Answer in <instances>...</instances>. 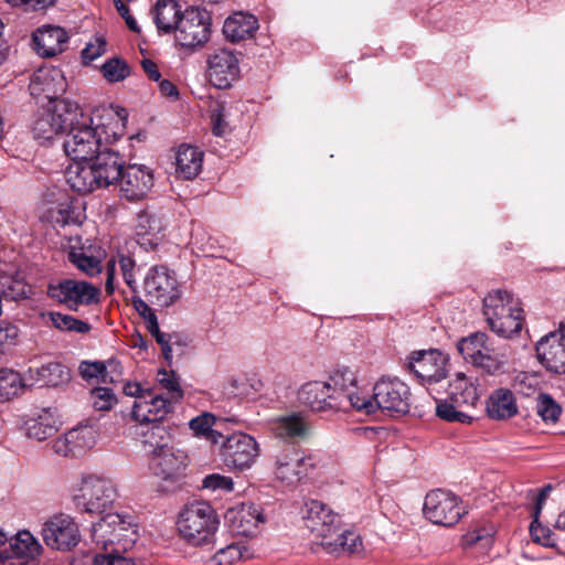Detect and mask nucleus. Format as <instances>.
Returning <instances> with one entry per match:
<instances>
[{
	"label": "nucleus",
	"instance_id": "43",
	"mask_svg": "<svg viewBox=\"0 0 565 565\" xmlns=\"http://www.w3.org/2000/svg\"><path fill=\"white\" fill-rule=\"evenodd\" d=\"M42 316L43 318H46L47 321H50L51 324L60 331L87 333L92 329L88 322L70 315L50 311L47 313H43Z\"/></svg>",
	"mask_w": 565,
	"mask_h": 565
},
{
	"label": "nucleus",
	"instance_id": "24",
	"mask_svg": "<svg viewBox=\"0 0 565 565\" xmlns=\"http://www.w3.org/2000/svg\"><path fill=\"white\" fill-rule=\"evenodd\" d=\"M299 402L313 412H337L342 402L328 387L324 381H310L301 385L298 391Z\"/></svg>",
	"mask_w": 565,
	"mask_h": 565
},
{
	"label": "nucleus",
	"instance_id": "41",
	"mask_svg": "<svg viewBox=\"0 0 565 565\" xmlns=\"http://www.w3.org/2000/svg\"><path fill=\"white\" fill-rule=\"evenodd\" d=\"M457 349L462 358L472 364L481 353L489 351L488 335L484 332L471 333L458 341Z\"/></svg>",
	"mask_w": 565,
	"mask_h": 565
},
{
	"label": "nucleus",
	"instance_id": "26",
	"mask_svg": "<svg viewBox=\"0 0 565 565\" xmlns=\"http://www.w3.org/2000/svg\"><path fill=\"white\" fill-rule=\"evenodd\" d=\"M536 354L548 372L565 374V342L562 337L550 332L537 342Z\"/></svg>",
	"mask_w": 565,
	"mask_h": 565
},
{
	"label": "nucleus",
	"instance_id": "25",
	"mask_svg": "<svg viewBox=\"0 0 565 565\" xmlns=\"http://www.w3.org/2000/svg\"><path fill=\"white\" fill-rule=\"evenodd\" d=\"M41 545L29 531L18 532L10 539V551L0 552V565H26L41 553Z\"/></svg>",
	"mask_w": 565,
	"mask_h": 565
},
{
	"label": "nucleus",
	"instance_id": "32",
	"mask_svg": "<svg viewBox=\"0 0 565 565\" xmlns=\"http://www.w3.org/2000/svg\"><path fill=\"white\" fill-rule=\"evenodd\" d=\"M310 423L301 413L279 417L273 426L275 435L282 440H301L310 433Z\"/></svg>",
	"mask_w": 565,
	"mask_h": 565
},
{
	"label": "nucleus",
	"instance_id": "9",
	"mask_svg": "<svg viewBox=\"0 0 565 565\" xmlns=\"http://www.w3.org/2000/svg\"><path fill=\"white\" fill-rule=\"evenodd\" d=\"M423 513L433 524L450 527L460 521L466 510L458 495L447 490L435 489L426 494Z\"/></svg>",
	"mask_w": 565,
	"mask_h": 565
},
{
	"label": "nucleus",
	"instance_id": "3",
	"mask_svg": "<svg viewBox=\"0 0 565 565\" xmlns=\"http://www.w3.org/2000/svg\"><path fill=\"white\" fill-rule=\"evenodd\" d=\"M483 315L490 329L502 338L518 334L524 321L520 301L502 289L492 290L483 298Z\"/></svg>",
	"mask_w": 565,
	"mask_h": 565
},
{
	"label": "nucleus",
	"instance_id": "61",
	"mask_svg": "<svg viewBox=\"0 0 565 565\" xmlns=\"http://www.w3.org/2000/svg\"><path fill=\"white\" fill-rule=\"evenodd\" d=\"M106 51V40L103 36H96L94 42H89L82 50V58L88 64L97 57L102 56Z\"/></svg>",
	"mask_w": 565,
	"mask_h": 565
},
{
	"label": "nucleus",
	"instance_id": "48",
	"mask_svg": "<svg viewBox=\"0 0 565 565\" xmlns=\"http://www.w3.org/2000/svg\"><path fill=\"white\" fill-rule=\"evenodd\" d=\"M158 382L166 390V394H163L166 398L173 403H178L183 398L180 379L174 371L160 370L158 372Z\"/></svg>",
	"mask_w": 565,
	"mask_h": 565
},
{
	"label": "nucleus",
	"instance_id": "18",
	"mask_svg": "<svg viewBox=\"0 0 565 565\" xmlns=\"http://www.w3.org/2000/svg\"><path fill=\"white\" fill-rule=\"evenodd\" d=\"M258 444L245 433H234L222 445V457L227 467L244 470L249 468L258 457Z\"/></svg>",
	"mask_w": 565,
	"mask_h": 565
},
{
	"label": "nucleus",
	"instance_id": "40",
	"mask_svg": "<svg viewBox=\"0 0 565 565\" xmlns=\"http://www.w3.org/2000/svg\"><path fill=\"white\" fill-rule=\"evenodd\" d=\"M329 554L341 552L355 553L362 546L361 537L351 531L335 532L328 541L319 543Z\"/></svg>",
	"mask_w": 565,
	"mask_h": 565
},
{
	"label": "nucleus",
	"instance_id": "56",
	"mask_svg": "<svg viewBox=\"0 0 565 565\" xmlns=\"http://www.w3.org/2000/svg\"><path fill=\"white\" fill-rule=\"evenodd\" d=\"M92 406L97 411H109L117 402L113 390L108 387H95L89 392Z\"/></svg>",
	"mask_w": 565,
	"mask_h": 565
},
{
	"label": "nucleus",
	"instance_id": "23",
	"mask_svg": "<svg viewBox=\"0 0 565 565\" xmlns=\"http://www.w3.org/2000/svg\"><path fill=\"white\" fill-rule=\"evenodd\" d=\"M173 404L163 394H156L148 390L145 397L135 401L131 415L141 425L162 424L161 422L172 411Z\"/></svg>",
	"mask_w": 565,
	"mask_h": 565
},
{
	"label": "nucleus",
	"instance_id": "15",
	"mask_svg": "<svg viewBox=\"0 0 565 565\" xmlns=\"http://www.w3.org/2000/svg\"><path fill=\"white\" fill-rule=\"evenodd\" d=\"M190 465L188 452L172 446L150 457L149 467L162 481L177 484L184 477Z\"/></svg>",
	"mask_w": 565,
	"mask_h": 565
},
{
	"label": "nucleus",
	"instance_id": "4",
	"mask_svg": "<svg viewBox=\"0 0 565 565\" xmlns=\"http://www.w3.org/2000/svg\"><path fill=\"white\" fill-rule=\"evenodd\" d=\"M218 525V515L206 501H193L185 504L177 521L180 536L194 546L212 543Z\"/></svg>",
	"mask_w": 565,
	"mask_h": 565
},
{
	"label": "nucleus",
	"instance_id": "38",
	"mask_svg": "<svg viewBox=\"0 0 565 565\" xmlns=\"http://www.w3.org/2000/svg\"><path fill=\"white\" fill-rule=\"evenodd\" d=\"M26 387H31L28 381V372L24 377L12 369L0 370V401H10L24 392Z\"/></svg>",
	"mask_w": 565,
	"mask_h": 565
},
{
	"label": "nucleus",
	"instance_id": "63",
	"mask_svg": "<svg viewBox=\"0 0 565 565\" xmlns=\"http://www.w3.org/2000/svg\"><path fill=\"white\" fill-rule=\"evenodd\" d=\"M18 335L19 329L17 326L6 321L0 322V348L14 344Z\"/></svg>",
	"mask_w": 565,
	"mask_h": 565
},
{
	"label": "nucleus",
	"instance_id": "44",
	"mask_svg": "<svg viewBox=\"0 0 565 565\" xmlns=\"http://www.w3.org/2000/svg\"><path fill=\"white\" fill-rule=\"evenodd\" d=\"M343 402L341 406H337V412H348L351 408L359 412H363L366 415L374 414L376 412V405L373 397L367 395H361L356 390L350 391L344 397H339Z\"/></svg>",
	"mask_w": 565,
	"mask_h": 565
},
{
	"label": "nucleus",
	"instance_id": "36",
	"mask_svg": "<svg viewBox=\"0 0 565 565\" xmlns=\"http://www.w3.org/2000/svg\"><path fill=\"white\" fill-rule=\"evenodd\" d=\"M118 263L124 281L130 288L132 292H138L137 279H136V260L130 255L119 253L117 259L111 258L106 265V290L113 292V280L115 277L116 264Z\"/></svg>",
	"mask_w": 565,
	"mask_h": 565
},
{
	"label": "nucleus",
	"instance_id": "39",
	"mask_svg": "<svg viewBox=\"0 0 565 565\" xmlns=\"http://www.w3.org/2000/svg\"><path fill=\"white\" fill-rule=\"evenodd\" d=\"M117 524H120V514L118 513H107L98 522L93 523L90 527L92 542L102 550L100 553H107L108 539H110Z\"/></svg>",
	"mask_w": 565,
	"mask_h": 565
},
{
	"label": "nucleus",
	"instance_id": "45",
	"mask_svg": "<svg viewBox=\"0 0 565 565\" xmlns=\"http://www.w3.org/2000/svg\"><path fill=\"white\" fill-rule=\"evenodd\" d=\"M540 515L541 514H532L533 520L530 524V534L532 540L544 547L557 548V534L548 525H544L540 521Z\"/></svg>",
	"mask_w": 565,
	"mask_h": 565
},
{
	"label": "nucleus",
	"instance_id": "1",
	"mask_svg": "<svg viewBox=\"0 0 565 565\" xmlns=\"http://www.w3.org/2000/svg\"><path fill=\"white\" fill-rule=\"evenodd\" d=\"M94 118L84 115L76 104V116L67 124V134L63 142L65 154L73 161H87L105 145L116 141L121 135L117 131L119 121L94 122Z\"/></svg>",
	"mask_w": 565,
	"mask_h": 565
},
{
	"label": "nucleus",
	"instance_id": "42",
	"mask_svg": "<svg viewBox=\"0 0 565 565\" xmlns=\"http://www.w3.org/2000/svg\"><path fill=\"white\" fill-rule=\"evenodd\" d=\"M324 382L338 397H344L350 391L356 390V377L349 367L332 371Z\"/></svg>",
	"mask_w": 565,
	"mask_h": 565
},
{
	"label": "nucleus",
	"instance_id": "57",
	"mask_svg": "<svg viewBox=\"0 0 565 565\" xmlns=\"http://www.w3.org/2000/svg\"><path fill=\"white\" fill-rule=\"evenodd\" d=\"M24 430L28 437L42 441L55 434V426L47 423H38L36 420L28 418L24 422Z\"/></svg>",
	"mask_w": 565,
	"mask_h": 565
},
{
	"label": "nucleus",
	"instance_id": "5",
	"mask_svg": "<svg viewBox=\"0 0 565 565\" xmlns=\"http://www.w3.org/2000/svg\"><path fill=\"white\" fill-rule=\"evenodd\" d=\"M139 539L137 525L126 522L120 515V524L115 526L110 539H108L107 553H97L94 556V565H152L149 559L135 558L129 552Z\"/></svg>",
	"mask_w": 565,
	"mask_h": 565
},
{
	"label": "nucleus",
	"instance_id": "22",
	"mask_svg": "<svg viewBox=\"0 0 565 565\" xmlns=\"http://www.w3.org/2000/svg\"><path fill=\"white\" fill-rule=\"evenodd\" d=\"M230 530L242 536H253L258 531V525L266 521L260 505L255 503H242L231 508L225 514Z\"/></svg>",
	"mask_w": 565,
	"mask_h": 565
},
{
	"label": "nucleus",
	"instance_id": "54",
	"mask_svg": "<svg viewBox=\"0 0 565 565\" xmlns=\"http://www.w3.org/2000/svg\"><path fill=\"white\" fill-rule=\"evenodd\" d=\"M491 349L489 351H484L481 355L473 361L472 365L483 370L488 374H495L499 372L503 364L504 359L508 356L507 350H503L500 354L493 355L491 354Z\"/></svg>",
	"mask_w": 565,
	"mask_h": 565
},
{
	"label": "nucleus",
	"instance_id": "55",
	"mask_svg": "<svg viewBox=\"0 0 565 565\" xmlns=\"http://www.w3.org/2000/svg\"><path fill=\"white\" fill-rule=\"evenodd\" d=\"M51 217L57 225L65 226L79 223V213L68 202L58 203L51 210Z\"/></svg>",
	"mask_w": 565,
	"mask_h": 565
},
{
	"label": "nucleus",
	"instance_id": "21",
	"mask_svg": "<svg viewBox=\"0 0 565 565\" xmlns=\"http://www.w3.org/2000/svg\"><path fill=\"white\" fill-rule=\"evenodd\" d=\"M118 181L121 198L128 201H140L152 188L153 174L146 166L129 164L124 168Z\"/></svg>",
	"mask_w": 565,
	"mask_h": 565
},
{
	"label": "nucleus",
	"instance_id": "59",
	"mask_svg": "<svg viewBox=\"0 0 565 565\" xmlns=\"http://www.w3.org/2000/svg\"><path fill=\"white\" fill-rule=\"evenodd\" d=\"M79 374L84 380L100 379L103 382L107 381V371L103 362L83 361L79 364Z\"/></svg>",
	"mask_w": 565,
	"mask_h": 565
},
{
	"label": "nucleus",
	"instance_id": "34",
	"mask_svg": "<svg viewBox=\"0 0 565 565\" xmlns=\"http://www.w3.org/2000/svg\"><path fill=\"white\" fill-rule=\"evenodd\" d=\"M487 414L491 419L505 420L518 414L516 399L512 391L500 387L487 401Z\"/></svg>",
	"mask_w": 565,
	"mask_h": 565
},
{
	"label": "nucleus",
	"instance_id": "46",
	"mask_svg": "<svg viewBox=\"0 0 565 565\" xmlns=\"http://www.w3.org/2000/svg\"><path fill=\"white\" fill-rule=\"evenodd\" d=\"M67 257L70 263L88 276H95L102 271L100 259L93 255H87L84 248L72 249Z\"/></svg>",
	"mask_w": 565,
	"mask_h": 565
},
{
	"label": "nucleus",
	"instance_id": "14",
	"mask_svg": "<svg viewBox=\"0 0 565 565\" xmlns=\"http://www.w3.org/2000/svg\"><path fill=\"white\" fill-rule=\"evenodd\" d=\"M315 467L313 459L302 455L298 447L287 444L275 455L274 473L278 480L286 484H294L307 476L308 468Z\"/></svg>",
	"mask_w": 565,
	"mask_h": 565
},
{
	"label": "nucleus",
	"instance_id": "49",
	"mask_svg": "<svg viewBox=\"0 0 565 565\" xmlns=\"http://www.w3.org/2000/svg\"><path fill=\"white\" fill-rule=\"evenodd\" d=\"M100 71L103 76L110 83L121 82L130 75V66L120 57L107 60Z\"/></svg>",
	"mask_w": 565,
	"mask_h": 565
},
{
	"label": "nucleus",
	"instance_id": "16",
	"mask_svg": "<svg viewBox=\"0 0 565 565\" xmlns=\"http://www.w3.org/2000/svg\"><path fill=\"white\" fill-rule=\"evenodd\" d=\"M305 526L321 541H328L340 531L341 518L319 500L306 502L302 510Z\"/></svg>",
	"mask_w": 565,
	"mask_h": 565
},
{
	"label": "nucleus",
	"instance_id": "53",
	"mask_svg": "<svg viewBox=\"0 0 565 565\" xmlns=\"http://www.w3.org/2000/svg\"><path fill=\"white\" fill-rule=\"evenodd\" d=\"M537 415L544 422L555 423L562 413L561 406L547 394H540L536 399Z\"/></svg>",
	"mask_w": 565,
	"mask_h": 565
},
{
	"label": "nucleus",
	"instance_id": "52",
	"mask_svg": "<svg viewBox=\"0 0 565 565\" xmlns=\"http://www.w3.org/2000/svg\"><path fill=\"white\" fill-rule=\"evenodd\" d=\"M248 550L237 543L220 548L212 558L216 565H233L235 562L248 557Z\"/></svg>",
	"mask_w": 565,
	"mask_h": 565
},
{
	"label": "nucleus",
	"instance_id": "19",
	"mask_svg": "<svg viewBox=\"0 0 565 565\" xmlns=\"http://www.w3.org/2000/svg\"><path fill=\"white\" fill-rule=\"evenodd\" d=\"M42 536L49 547L68 551L79 542V530L73 518L61 513L44 523Z\"/></svg>",
	"mask_w": 565,
	"mask_h": 565
},
{
	"label": "nucleus",
	"instance_id": "31",
	"mask_svg": "<svg viewBox=\"0 0 565 565\" xmlns=\"http://www.w3.org/2000/svg\"><path fill=\"white\" fill-rule=\"evenodd\" d=\"M70 379V369L60 362H49L40 367L28 370V381L31 386L56 387L67 383Z\"/></svg>",
	"mask_w": 565,
	"mask_h": 565
},
{
	"label": "nucleus",
	"instance_id": "12",
	"mask_svg": "<svg viewBox=\"0 0 565 565\" xmlns=\"http://www.w3.org/2000/svg\"><path fill=\"white\" fill-rule=\"evenodd\" d=\"M76 116V103L62 99L52 109L40 115L32 125L34 139L44 142L52 140L58 134L66 131Z\"/></svg>",
	"mask_w": 565,
	"mask_h": 565
},
{
	"label": "nucleus",
	"instance_id": "10",
	"mask_svg": "<svg viewBox=\"0 0 565 565\" xmlns=\"http://www.w3.org/2000/svg\"><path fill=\"white\" fill-rule=\"evenodd\" d=\"M406 366L423 385H427L433 392L431 386L448 375L449 356L438 349L414 351L407 358Z\"/></svg>",
	"mask_w": 565,
	"mask_h": 565
},
{
	"label": "nucleus",
	"instance_id": "29",
	"mask_svg": "<svg viewBox=\"0 0 565 565\" xmlns=\"http://www.w3.org/2000/svg\"><path fill=\"white\" fill-rule=\"evenodd\" d=\"M65 179L73 191L83 194L103 188L90 160L73 161L65 171Z\"/></svg>",
	"mask_w": 565,
	"mask_h": 565
},
{
	"label": "nucleus",
	"instance_id": "58",
	"mask_svg": "<svg viewBox=\"0 0 565 565\" xmlns=\"http://www.w3.org/2000/svg\"><path fill=\"white\" fill-rule=\"evenodd\" d=\"M2 295L9 300L25 299L29 296L30 289L22 280L7 279L2 284Z\"/></svg>",
	"mask_w": 565,
	"mask_h": 565
},
{
	"label": "nucleus",
	"instance_id": "13",
	"mask_svg": "<svg viewBox=\"0 0 565 565\" xmlns=\"http://www.w3.org/2000/svg\"><path fill=\"white\" fill-rule=\"evenodd\" d=\"M411 390L398 379H381L373 388L376 411L379 408L392 414L405 415L411 408Z\"/></svg>",
	"mask_w": 565,
	"mask_h": 565
},
{
	"label": "nucleus",
	"instance_id": "6",
	"mask_svg": "<svg viewBox=\"0 0 565 565\" xmlns=\"http://www.w3.org/2000/svg\"><path fill=\"white\" fill-rule=\"evenodd\" d=\"M117 497V488L111 479L89 475L83 478L74 503L83 512L103 514L113 508Z\"/></svg>",
	"mask_w": 565,
	"mask_h": 565
},
{
	"label": "nucleus",
	"instance_id": "37",
	"mask_svg": "<svg viewBox=\"0 0 565 565\" xmlns=\"http://www.w3.org/2000/svg\"><path fill=\"white\" fill-rule=\"evenodd\" d=\"M142 443L150 448L151 456L174 446L172 435L163 424H142Z\"/></svg>",
	"mask_w": 565,
	"mask_h": 565
},
{
	"label": "nucleus",
	"instance_id": "51",
	"mask_svg": "<svg viewBox=\"0 0 565 565\" xmlns=\"http://www.w3.org/2000/svg\"><path fill=\"white\" fill-rule=\"evenodd\" d=\"M214 423L215 417L210 413H204L200 416L192 418L189 423V426L193 430L195 436H202L207 439H211L213 443H216V437H221L222 435L213 430L212 427Z\"/></svg>",
	"mask_w": 565,
	"mask_h": 565
},
{
	"label": "nucleus",
	"instance_id": "50",
	"mask_svg": "<svg viewBox=\"0 0 565 565\" xmlns=\"http://www.w3.org/2000/svg\"><path fill=\"white\" fill-rule=\"evenodd\" d=\"M66 441H68L76 454H81L85 449L92 448L95 444L94 431L89 427L73 428L66 433Z\"/></svg>",
	"mask_w": 565,
	"mask_h": 565
},
{
	"label": "nucleus",
	"instance_id": "64",
	"mask_svg": "<svg viewBox=\"0 0 565 565\" xmlns=\"http://www.w3.org/2000/svg\"><path fill=\"white\" fill-rule=\"evenodd\" d=\"M30 419L36 420L38 423H47L51 424L52 426H55V433L58 429V416L56 414V408H42L39 412H36L32 417H30Z\"/></svg>",
	"mask_w": 565,
	"mask_h": 565
},
{
	"label": "nucleus",
	"instance_id": "28",
	"mask_svg": "<svg viewBox=\"0 0 565 565\" xmlns=\"http://www.w3.org/2000/svg\"><path fill=\"white\" fill-rule=\"evenodd\" d=\"M89 160L103 188L119 180L124 170V161L118 151L105 145Z\"/></svg>",
	"mask_w": 565,
	"mask_h": 565
},
{
	"label": "nucleus",
	"instance_id": "20",
	"mask_svg": "<svg viewBox=\"0 0 565 565\" xmlns=\"http://www.w3.org/2000/svg\"><path fill=\"white\" fill-rule=\"evenodd\" d=\"M29 90L36 103L56 104L66 90V79L57 67H41L33 73Z\"/></svg>",
	"mask_w": 565,
	"mask_h": 565
},
{
	"label": "nucleus",
	"instance_id": "8",
	"mask_svg": "<svg viewBox=\"0 0 565 565\" xmlns=\"http://www.w3.org/2000/svg\"><path fill=\"white\" fill-rule=\"evenodd\" d=\"M211 26L212 18L209 11L199 7H188L183 11L178 29L173 32L174 42L185 50L200 49L210 40Z\"/></svg>",
	"mask_w": 565,
	"mask_h": 565
},
{
	"label": "nucleus",
	"instance_id": "2",
	"mask_svg": "<svg viewBox=\"0 0 565 565\" xmlns=\"http://www.w3.org/2000/svg\"><path fill=\"white\" fill-rule=\"evenodd\" d=\"M434 398L438 418L448 423L471 424L473 417L469 414V409L476 407L480 395L470 377L463 373H457L448 384L447 396Z\"/></svg>",
	"mask_w": 565,
	"mask_h": 565
},
{
	"label": "nucleus",
	"instance_id": "30",
	"mask_svg": "<svg viewBox=\"0 0 565 565\" xmlns=\"http://www.w3.org/2000/svg\"><path fill=\"white\" fill-rule=\"evenodd\" d=\"M178 0H157L151 13L159 34H173L183 18Z\"/></svg>",
	"mask_w": 565,
	"mask_h": 565
},
{
	"label": "nucleus",
	"instance_id": "47",
	"mask_svg": "<svg viewBox=\"0 0 565 565\" xmlns=\"http://www.w3.org/2000/svg\"><path fill=\"white\" fill-rule=\"evenodd\" d=\"M136 231L138 236H150L149 243H152L163 231V224L154 213L142 211L138 214Z\"/></svg>",
	"mask_w": 565,
	"mask_h": 565
},
{
	"label": "nucleus",
	"instance_id": "60",
	"mask_svg": "<svg viewBox=\"0 0 565 565\" xmlns=\"http://www.w3.org/2000/svg\"><path fill=\"white\" fill-rule=\"evenodd\" d=\"M203 489L210 490H223L230 492L233 490V480L230 477L222 476L218 473H212L206 476L202 481Z\"/></svg>",
	"mask_w": 565,
	"mask_h": 565
},
{
	"label": "nucleus",
	"instance_id": "33",
	"mask_svg": "<svg viewBox=\"0 0 565 565\" xmlns=\"http://www.w3.org/2000/svg\"><path fill=\"white\" fill-rule=\"evenodd\" d=\"M258 29V20L255 15L245 12H236L228 17L223 25L224 36L235 43L250 39Z\"/></svg>",
	"mask_w": 565,
	"mask_h": 565
},
{
	"label": "nucleus",
	"instance_id": "62",
	"mask_svg": "<svg viewBox=\"0 0 565 565\" xmlns=\"http://www.w3.org/2000/svg\"><path fill=\"white\" fill-rule=\"evenodd\" d=\"M465 545H475L481 543L483 546H489L492 543V533L484 529H475L463 535Z\"/></svg>",
	"mask_w": 565,
	"mask_h": 565
},
{
	"label": "nucleus",
	"instance_id": "35",
	"mask_svg": "<svg viewBox=\"0 0 565 565\" xmlns=\"http://www.w3.org/2000/svg\"><path fill=\"white\" fill-rule=\"evenodd\" d=\"M203 156L198 147L181 145L175 157L177 173L185 180L194 179L202 170Z\"/></svg>",
	"mask_w": 565,
	"mask_h": 565
},
{
	"label": "nucleus",
	"instance_id": "7",
	"mask_svg": "<svg viewBox=\"0 0 565 565\" xmlns=\"http://www.w3.org/2000/svg\"><path fill=\"white\" fill-rule=\"evenodd\" d=\"M142 288L146 299L160 308L171 307L182 297L177 274L163 265L152 266L148 270Z\"/></svg>",
	"mask_w": 565,
	"mask_h": 565
},
{
	"label": "nucleus",
	"instance_id": "17",
	"mask_svg": "<svg viewBox=\"0 0 565 565\" xmlns=\"http://www.w3.org/2000/svg\"><path fill=\"white\" fill-rule=\"evenodd\" d=\"M239 73V60L236 52L220 47L209 55L207 76L214 87L230 88L238 79Z\"/></svg>",
	"mask_w": 565,
	"mask_h": 565
},
{
	"label": "nucleus",
	"instance_id": "11",
	"mask_svg": "<svg viewBox=\"0 0 565 565\" xmlns=\"http://www.w3.org/2000/svg\"><path fill=\"white\" fill-rule=\"evenodd\" d=\"M47 296L71 310H77L81 306L97 303L100 290L92 282L65 278L47 286Z\"/></svg>",
	"mask_w": 565,
	"mask_h": 565
},
{
	"label": "nucleus",
	"instance_id": "27",
	"mask_svg": "<svg viewBox=\"0 0 565 565\" xmlns=\"http://www.w3.org/2000/svg\"><path fill=\"white\" fill-rule=\"evenodd\" d=\"M35 52L42 57H53L65 51L68 35L61 26L43 25L32 35Z\"/></svg>",
	"mask_w": 565,
	"mask_h": 565
}]
</instances>
